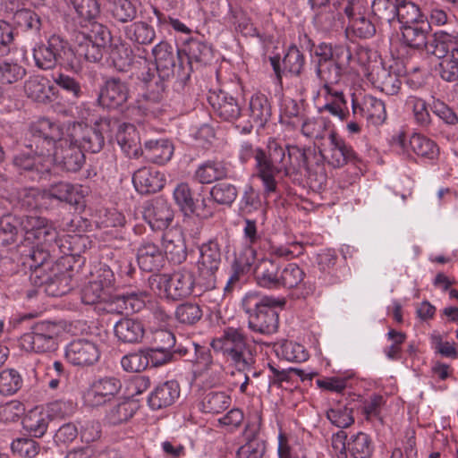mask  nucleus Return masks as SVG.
I'll list each match as a JSON object with an SVG mask.
<instances>
[{"instance_id":"nucleus-1","label":"nucleus","mask_w":458,"mask_h":458,"mask_svg":"<svg viewBox=\"0 0 458 458\" xmlns=\"http://www.w3.org/2000/svg\"><path fill=\"white\" fill-rule=\"evenodd\" d=\"M211 347L240 371L250 370L255 362L251 347L247 344L246 336L240 328L226 327L220 337L211 342Z\"/></svg>"},{"instance_id":"nucleus-2","label":"nucleus","mask_w":458,"mask_h":458,"mask_svg":"<svg viewBox=\"0 0 458 458\" xmlns=\"http://www.w3.org/2000/svg\"><path fill=\"white\" fill-rule=\"evenodd\" d=\"M36 66L42 70L55 68L57 64L79 72V62L69 42L59 35H52L46 43L36 46L33 49Z\"/></svg>"},{"instance_id":"nucleus-3","label":"nucleus","mask_w":458,"mask_h":458,"mask_svg":"<svg viewBox=\"0 0 458 458\" xmlns=\"http://www.w3.org/2000/svg\"><path fill=\"white\" fill-rule=\"evenodd\" d=\"M63 136L64 130L59 123L41 118L30 125L25 146L27 149L51 164L52 156Z\"/></svg>"},{"instance_id":"nucleus-4","label":"nucleus","mask_w":458,"mask_h":458,"mask_svg":"<svg viewBox=\"0 0 458 458\" xmlns=\"http://www.w3.org/2000/svg\"><path fill=\"white\" fill-rule=\"evenodd\" d=\"M267 149V153L258 150L255 156L259 176L263 182L266 194L276 191V174L284 172L285 176L291 175V168L285 159V150L275 140L269 141Z\"/></svg>"},{"instance_id":"nucleus-5","label":"nucleus","mask_w":458,"mask_h":458,"mask_svg":"<svg viewBox=\"0 0 458 458\" xmlns=\"http://www.w3.org/2000/svg\"><path fill=\"white\" fill-rule=\"evenodd\" d=\"M148 284L154 292L165 298L179 301L194 293L195 276L191 270L182 268L173 274H153L148 278Z\"/></svg>"},{"instance_id":"nucleus-6","label":"nucleus","mask_w":458,"mask_h":458,"mask_svg":"<svg viewBox=\"0 0 458 458\" xmlns=\"http://www.w3.org/2000/svg\"><path fill=\"white\" fill-rule=\"evenodd\" d=\"M64 330L62 322L39 321L30 327V332L21 336L20 344L24 350L30 352H54L58 347V340Z\"/></svg>"},{"instance_id":"nucleus-7","label":"nucleus","mask_w":458,"mask_h":458,"mask_svg":"<svg viewBox=\"0 0 458 458\" xmlns=\"http://www.w3.org/2000/svg\"><path fill=\"white\" fill-rule=\"evenodd\" d=\"M285 305L284 298L264 295L255 304L254 309L247 310L249 315V328L261 335H272L277 332L279 315L276 308Z\"/></svg>"},{"instance_id":"nucleus-8","label":"nucleus","mask_w":458,"mask_h":458,"mask_svg":"<svg viewBox=\"0 0 458 458\" xmlns=\"http://www.w3.org/2000/svg\"><path fill=\"white\" fill-rule=\"evenodd\" d=\"M177 81L181 85H185L193 70L192 63L200 65L209 64L213 59V50L207 43L197 38H191L187 42L184 51L177 50Z\"/></svg>"},{"instance_id":"nucleus-9","label":"nucleus","mask_w":458,"mask_h":458,"mask_svg":"<svg viewBox=\"0 0 458 458\" xmlns=\"http://www.w3.org/2000/svg\"><path fill=\"white\" fill-rule=\"evenodd\" d=\"M30 281L37 287H44L45 293L53 297L63 296L72 288L71 274L61 262L52 265L47 272L38 269L30 273Z\"/></svg>"},{"instance_id":"nucleus-10","label":"nucleus","mask_w":458,"mask_h":458,"mask_svg":"<svg viewBox=\"0 0 458 458\" xmlns=\"http://www.w3.org/2000/svg\"><path fill=\"white\" fill-rule=\"evenodd\" d=\"M142 71L138 74V79L143 83L145 91L142 94L146 106L143 107L148 109L149 104H158L164 99L165 90V82L169 79H162L156 66L150 64L146 58L138 61Z\"/></svg>"},{"instance_id":"nucleus-11","label":"nucleus","mask_w":458,"mask_h":458,"mask_svg":"<svg viewBox=\"0 0 458 458\" xmlns=\"http://www.w3.org/2000/svg\"><path fill=\"white\" fill-rule=\"evenodd\" d=\"M129 98V84L119 77H108L99 89L98 103L106 109L123 110Z\"/></svg>"},{"instance_id":"nucleus-12","label":"nucleus","mask_w":458,"mask_h":458,"mask_svg":"<svg viewBox=\"0 0 458 458\" xmlns=\"http://www.w3.org/2000/svg\"><path fill=\"white\" fill-rule=\"evenodd\" d=\"M322 158L334 168H340L348 162L356 160V154L351 146H348L337 133L331 131L328 137V145L319 148Z\"/></svg>"},{"instance_id":"nucleus-13","label":"nucleus","mask_w":458,"mask_h":458,"mask_svg":"<svg viewBox=\"0 0 458 458\" xmlns=\"http://www.w3.org/2000/svg\"><path fill=\"white\" fill-rule=\"evenodd\" d=\"M177 50L166 41H161L152 49L155 58V66L159 77L162 79H177Z\"/></svg>"},{"instance_id":"nucleus-14","label":"nucleus","mask_w":458,"mask_h":458,"mask_svg":"<svg viewBox=\"0 0 458 458\" xmlns=\"http://www.w3.org/2000/svg\"><path fill=\"white\" fill-rule=\"evenodd\" d=\"M148 294L144 291H132L123 294H117L106 302L107 312L120 315H129L140 312L145 308Z\"/></svg>"},{"instance_id":"nucleus-15","label":"nucleus","mask_w":458,"mask_h":458,"mask_svg":"<svg viewBox=\"0 0 458 458\" xmlns=\"http://www.w3.org/2000/svg\"><path fill=\"white\" fill-rule=\"evenodd\" d=\"M121 381L114 377H105L94 381L84 394L90 406H99L111 400L121 389Z\"/></svg>"},{"instance_id":"nucleus-16","label":"nucleus","mask_w":458,"mask_h":458,"mask_svg":"<svg viewBox=\"0 0 458 458\" xmlns=\"http://www.w3.org/2000/svg\"><path fill=\"white\" fill-rule=\"evenodd\" d=\"M85 156L82 149L74 144L62 140L52 156V162L66 172H78L83 165Z\"/></svg>"},{"instance_id":"nucleus-17","label":"nucleus","mask_w":458,"mask_h":458,"mask_svg":"<svg viewBox=\"0 0 458 458\" xmlns=\"http://www.w3.org/2000/svg\"><path fill=\"white\" fill-rule=\"evenodd\" d=\"M111 120H101L94 126H84L81 129L80 148L90 153H98L105 145V134L112 128Z\"/></svg>"},{"instance_id":"nucleus-18","label":"nucleus","mask_w":458,"mask_h":458,"mask_svg":"<svg viewBox=\"0 0 458 458\" xmlns=\"http://www.w3.org/2000/svg\"><path fill=\"white\" fill-rule=\"evenodd\" d=\"M65 358L74 366H90L99 359V351L94 343L79 339L66 346Z\"/></svg>"},{"instance_id":"nucleus-19","label":"nucleus","mask_w":458,"mask_h":458,"mask_svg":"<svg viewBox=\"0 0 458 458\" xmlns=\"http://www.w3.org/2000/svg\"><path fill=\"white\" fill-rule=\"evenodd\" d=\"M142 216L152 230H163L169 226L174 218V212L163 199L146 202Z\"/></svg>"},{"instance_id":"nucleus-20","label":"nucleus","mask_w":458,"mask_h":458,"mask_svg":"<svg viewBox=\"0 0 458 458\" xmlns=\"http://www.w3.org/2000/svg\"><path fill=\"white\" fill-rule=\"evenodd\" d=\"M44 195L47 199H55L58 202L70 206H78L82 203L85 197L82 186L72 184L69 182L59 181L51 183L45 190Z\"/></svg>"},{"instance_id":"nucleus-21","label":"nucleus","mask_w":458,"mask_h":458,"mask_svg":"<svg viewBox=\"0 0 458 458\" xmlns=\"http://www.w3.org/2000/svg\"><path fill=\"white\" fill-rule=\"evenodd\" d=\"M208 101L215 114L224 121L233 122L241 115L238 100L223 90L210 92Z\"/></svg>"},{"instance_id":"nucleus-22","label":"nucleus","mask_w":458,"mask_h":458,"mask_svg":"<svg viewBox=\"0 0 458 458\" xmlns=\"http://www.w3.org/2000/svg\"><path fill=\"white\" fill-rule=\"evenodd\" d=\"M270 64L277 81L281 82L284 73L296 76L301 75L304 67L305 58L296 46H291L282 60L283 68H281L279 55L270 57Z\"/></svg>"},{"instance_id":"nucleus-23","label":"nucleus","mask_w":458,"mask_h":458,"mask_svg":"<svg viewBox=\"0 0 458 458\" xmlns=\"http://www.w3.org/2000/svg\"><path fill=\"white\" fill-rule=\"evenodd\" d=\"M427 52L437 57H444L448 54L458 63V32H436L432 42L427 47Z\"/></svg>"},{"instance_id":"nucleus-24","label":"nucleus","mask_w":458,"mask_h":458,"mask_svg":"<svg viewBox=\"0 0 458 458\" xmlns=\"http://www.w3.org/2000/svg\"><path fill=\"white\" fill-rule=\"evenodd\" d=\"M132 182L136 190L140 193L150 194L162 190L165 183V179L159 171L142 167L133 174Z\"/></svg>"},{"instance_id":"nucleus-25","label":"nucleus","mask_w":458,"mask_h":458,"mask_svg":"<svg viewBox=\"0 0 458 458\" xmlns=\"http://www.w3.org/2000/svg\"><path fill=\"white\" fill-rule=\"evenodd\" d=\"M112 126L117 127L116 140L124 153L129 157H139L143 148L134 125L113 121Z\"/></svg>"},{"instance_id":"nucleus-26","label":"nucleus","mask_w":458,"mask_h":458,"mask_svg":"<svg viewBox=\"0 0 458 458\" xmlns=\"http://www.w3.org/2000/svg\"><path fill=\"white\" fill-rule=\"evenodd\" d=\"M114 335L123 344H139L145 335V327L141 320L123 318L114 327Z\"/></svg>"},{"instance_id":"nucleus-27","label":"nucleus","mask_w":458,"mask_h":458,"mask_svg":"<svg viewBox=\"0 0 458 458\" xmlns=\"http://www.w3.org/2000/svg\"><path fill=\"white\" fill-rule=\"evenodd\" d=\"M352 112L355 116L365 117L374 125L382 123L386 118L384 102L371 96L366 97L362 105L352 100Z\"/></svg>"},{"instance_id":"nucleus-28","label":"nucleus","mask_w":458,"mask_h":458,"mask_svg":"<svg viewBox=\"0 0 458 458\" xmlns=\"http://www.w3.org/2000/svg\"><path fill=\"white\" fill-rule=\"evenodd\" d=\"M180 395L179 384L174 380L166 381L156 386L148 396V405L160 410L172 405Z\"/></svg>"},{"instance_id":"nucleus-29","label":"nucleus","mask_w":458,"mask_h":458,"mask_svg":"<svg viewBox=\"0 0 458 458\" xmlns=\"http://www.w3.org/2000/svg\"><path fill=\"white\" fill-rule=\"evenodd\" d=\"M280 264L276 259L263 258L258 261L254 269L257 284L264 288H278Z\"/></svg>"},{"instance_id":"nucleus-30","label":"nucleus","mask_w":458,"mask_h":458,"mask_svg":"<svg viewBox=\"0 0 458 458\" xmlns=\"http://www.w3.org/2000/svg\"><path fill=\"white\" fill-rule=\"evenodd\" d=\"M137 260L141 270L154 272L159 270L165 262L159 247L151 242H143L137 250Z\"/></svg>"},{"instance_id":"nucleus-31","label":"nucleus","mask_w":458,"mask_h":458,"mask_svg":"<svg viewBox=\"0 0 458 458\" xmlns=\"http://www.w3.org/2000/svg\"><path fill=\"white\" fill-rule=\"evenodd\" d=\"M259 424V421L257 425L246 427L244 436L247 442L238 449L237 458H264L266 444L258 437Z\"/></svg>"},{"instance_id":"nucleus-32","label":"nucleus","mask_w":458,"mask_h":458,"mask_svg":"<svg viewBox=\"0 0 458 458\" xmlns=\"http://www.w3.org/2000/svg\"><path fill=\"white\" fill-rule=\"evenodd\" d=\"M431 30L428 21H420L419 22L402 26V36L403 43L412 48H421L429 46L432 42L427 41V37Z\"/></svg>"},{"instance_id":"nucleus-33","label":"nucleus","mask_w":458,"mask_h":458,"mask_svg":"<svg viewBox=\"0 0 458 458\" xmlns=\"http://www.w3.org/2000/svg\"><path fill=\"white\" fill-rule=\"evenodd\" d=\"M173 154V144L167 140L160 139L146 141L140 156L151 163L164 165L171 159Z\"/></svg>"},{"instance_id":"nucleus-34","label":"nucleus","mask_w":458,"mask_h":458,"mask_svg":"<svg viewBox=\"0 0 458 458\" xmlns=\"http://www.w3.org/2000/svg\"><path fill=\"white\" fill-rule=\"evenodd\" d=\"M229 165L221 160H208L200 165L195 172V178L200 183H212L227 178Z\"/></svg>"},{"instance_id":"nucleus-35","label":"nucleus","mask_w":458,"mask_h":458,"mask_svg":"<svg viewBox=\"0 0 458 458\" xmlns=\"http://www.w3.org/2000/svg\"><path fill=\"white\" fill-rule=\"evenodd\" d=\"M55 88L49 81L44 77L34 76L28 79L24 83V92L29 98L38 103H48L51 101Z\"/></svg>"},{"instance_id":"nucleus-36","label":"nucleus","mask_w":458,"mask_h":458,"mask_svg":"<svg viewBox=\"0 0 458 458\" xmlns=\"http://www.w3.org/2000/svg\"><path fill=\"white\" fill-rule=\"evenodd\" d=\"M12 23L16 30L30 34H38L42 27L39 15L27 8L16 10L12 16Z\"/></svg>"},{"instance_id":"nucleus-37","label":"nucleus","mask_w":458,"mask_h":458,"mask_svg":"<svg viewBox=\"0 0 458 458\" xmlns=\"http://www.w3.org/2000/svg\"><path fill=\"white\" fill-rule=\"evenodd\" d=\"M13 164L20 173H42L48 169V161L27 149L17 154L13 158Z\"/></svg>"},{"instance_id":"nucleus-38","label":"nucleus","mask_w":458,"mask_h":458,"mask_svg":"<svg viewBox=\"0 0 458 458\" xmlns=\"http://www.w3.org/2000/svg\"><path fill=\"white\" fill-rule=\"evenodd\" d=\"M374 85L387 95L398 92L401 81L395 72L388 71L383 66L374 69L370 73Z\"/></svg>"},{"instance_id":"nucleus-39","label":"nucleus","mask_w":458,"mask_h":458,"mask_svg":"<svg viewBox=\"0 0 458 458\" xmlns=\"http://www.w3.org/2000/svg\"><path fill=\"white\" fill-rule=\"evenodd\" d=\"M163 240L165 253L171 262L181 264L186 259V245L181 233H165Z\"/></svg>"},{"instance_id":"nucleus-40","label":"nucleus","mask_w":458,"mask_h":458,"mask_svg":"<svg viewBox=\"0 0 458 458\" xmlns=\"http://www.w3.org/2000/svg\"><path fill=\"white\" fill-rule=\"evenodd\" d=\"M50 419L48 414L38 409L30 411L22 420L23 428L35 437H41L47 430Z\"/></svg>"},{"instance_id":"nucleus-41","label":"nucleus","mask_w":458,"mask_h":458,"mask_svg":"<svg viewBox=\"0 0 458 458\" xmlns=\"http://www.w3.org/2000/svg\"><path fill=\"white\" fill-rule=\"evenodd\" d=\"M21 226V216L6 213L0 216V237L4 246L17 242Z\"/></svg>"},{"instance_id":"nucleus-42","label":"nucleus","mask_w":458,"mask_h":458,"mask_svg":"<svg viewBox=\"0 0 458 458\" xmlns=\"http://www.w3.org/2000/svg\"><path fill=\"white\" fill-rule=\"evenodd\" d=\"M250 117L256 126L262 128L271 116V106L267 98L263 94L251 97L249 104Z\"/></svg>"},{"instance_id":"nucleus-43","label":"nucleus","mask_w":458,"mask_h":458,"mask_svg":"<svg viewBox=\"0 0 458 458\" xmlns=\"http://www.w3.org/2000/svg\"><path fill=\"white\" fill-rule=\"evenodd\" d=\"M89 240L84 235L63 234L59 236L56 243V250L66 256H80L85 251Z\"/></svg>"},{"instance_id":"nucleus-44","label":"nucleus","mask_w":458,"mask_h":458,"mask_svg":"<svg viewBox=\"0 0 458 458\" xmlns=\"http://www.w3.org/2000/svg\"><path fill=\"white\" fill-rule=\"evenodd\" d=\"M347 450L352 458H370L373 453L371 439L363 432L354 434L348 439Z\"/></svg>"},{"instance_id":"nucleus-45","label":"nucleus","mask_w":458,"mask_h":458,"mask_svg":"<svg viewBox=\"0 0 458 458\" xmlns=\"http://www.w3.org/2000/svg\"><path fill=\"white\" fill-rule=\"evenodd\" d=\"M124 33L127 39L140 45L150 44L156 37L154 29L144 21L131 23L125 28Z\"/></svg>"},{"instance_id":"nucleus-46","label":"nucleus","mask_w":458,"mask_h":458,"mask_svg":"<svg viewBox=\"0 0 458 458\" xmlns=\"http://www.w3.org/2000/svg\"><path fill=\"white\" fill-rule=\"evenodd\" d=\"M200 263L211 276L218 269L221 263V251L216 241H209L201 245Z\"/></svg>"},{"instance_id":"nucleus-47","label":"nucleus","mask_w":458,"mask_h":458,"mask_svg":"<svg viewBox=\"0 0 458 458\" xmlns=\"http://www.w3.org/2000/svg\"><path fill=\"white\" fill-rule=\"evenodd\" d=\"M71 5L77 16L83 21H92L100 15L99 0H64Z\"/></svg>"},{"instance_id":"nucleus-48","label":"nucleus","mask_w":458,"mask_h":458,"mask_svg":"<svg viewBox=\"0 0 458 458\" xmlns=\"http://www.w3.org/2000/svg\"><path fill=\"white\" fill-rule=\"evenodd\" d=\"M409 146L416 155L425 158L434 159L438 155V148L436 143L419 133L412 134L409 140Z\"/></svg>"},{"instance_id":"nucleus-49","label":"nucleus","mask_w":458,"mask_h":458,"mask_svg":"<svg viewBox=\"0 0 458 458\" xmlns=\"http://www.w3.org/2000/svg\"><path fill=\"white\" fill-rule=\"evenodd\" d=\"M111 14L118 22H131L137 17V7L130 0H112Z\"/></svg>"},{"instance_id":"nucleus-50","label":"nucleus","mask_w":458,"mask_h":458,"mask_svg":"<svg viewBox=\"0 0 458 458\" xmlns=\"http://www.w3.org/2000/svg\"><path fill=\"white\" fill-rule=\"evenodd\" d=\"M50 251H52L50 248L44 249L39 245L32 249L28 260L31 273L38 269L47 272L51 269L52 265H55L56 262H54L50 257Z\"/></svg>"},{"instance_id":"nucleus-51","label":"nucleus","mask_w":458,"mask_h":458,"mask_svg":"<svg viewBox=\"0 0 458 458\" xmlns=\"http://www.w3.org/2000/svg\"><path fill=\"white\" fill-rule=\"evenodd\" d=\"M230 403V395L225 392L212 391L205 395L202 401V407L205 412L220 413L229 408Z\"/></svg>"},{"instance_id":"nucleus-52","label":"nucleus","mask_w":458,"mask_h":458,"mask_svg":"<svg viewBox=\"0 0 458 458\" xmlns=\"http://www.w3.org/2000/svg\"><path fill=\"white\" fill-rule=\"evenodd\" d=\"M344 68L330 61L318 64L317 72L321 81L325 82V88L331 93L330 84L337 83L344 72Z\"/></svg>"},{"instance_id":"nucleus-53","label":"nucleus","mask_w":458,"mask_h":458,"mask_svg":"<svg viewBox=\"0 0 458 458\" xmlns=\"http://www.w3.org/2000/svg\"><path fill=\"white\" fill-rule=\"evenodd\" d=\"M43 224L44 225L38 229L35 242L32 243L50 248L52 252H55L60 234L51 220L46 218Z\"/></svg>"},{"instance_id":"nucleus-54","label":"nucleus","mask_w":458,"mask_h":458,"mask_svg":"<svg viewBox=\"0 0 458 458\" xmlns=\"http://www.w3.org/2000/svg\"><path fill=\"white\" fill-rule=\"evenodd\" d=\"M174 199L181 210L185 214H194L197 212V205L188 183L181 182L175 187Z\"/></svg>"},{"instance_id":"nucleus-55","label":"nucleus","mask_w":458,"mask_h":458,"mask_svg":"<svg viewBox=\"0 0 458 458\" xmlns=\"http://www.w3.org/2000/svg\"><path fill=\"white\" fill-rule=\"evenodd\" d=\"M210 195L216 203L231 206L238 196V191L235 185L222 182L212 187Z\"/></svg>"},{"instance_id":"nucleus-56","label":"nucleus","mask_w":458,"mask_h":458,"mask_svg":"<svg viewBox=\"0 0 458 458\" xmlns=\"http://www.w3.org/2000/svg\"><path fill=\"white\" fill-rule=\"evenodd\" d=\"M304 276V271L297 264L289 263L283 268L279 275L278 287H296L303 281Z\"/></svg>"},{"instance_id":"nucleus-57","label":"nucleus","mask_w":458,"mask_h":458,"mask_svg":"<svg viewBox=\"0 0 458 458\" xmlns=\"http://www.w3.org/2000/svg\"><path fill=\"white\" fill-rule=\"evenodd\" d=\"M12 452L21 457L34 458L39 454V444L30 437H18L11 444Z\"/></svg>"},{"instance_id":"nucleus-58","label":"nucleus","mask_w":458,"mask_h":458,"mask_svg":"<svg viewBox=\"0 0 458 458\" xmlns=\"http://www.w3.org/2000/svg\"><path fill=\"white\" fill-rule=\"evenodd\" d=\"M21 377L15 369H4L0 372V393L2 394H13L21 389Z\"/></svg>"},{"instance_id":"nucleus-59","label":"nucleus","mask_w":458,"mask_h":458,"mask_svg":"<svg viewBox=\"0 0 458 458\" xmlns=\"http://www.w3.org/2000/svg\"><path fill=\"white\" fill-rule=\"evenodd\" d=\"M398 21L403 25L413 24L420 21H428L421 13L420 7L412 3L405 1L398 6Z\"/></svg>"},{"instance_id":"nucleus-60","label":"nucleus","mask_w":458,"mask_h":458,"mask_svg":"<svg viewBox=\"0 0 458 458\" xmlns=\"http://www.w3.org/2000/svg\"><path fill=\"white\" fill-rule=\"evenodd\" d=\"M46 217L36 215H22L21 233L23 234L24 241L30 243L35 242L36 235L41 226L44 225Z\"/></svg>"},{"instance_id":"nucleus-61","label":"nucleus","mask_w":458,"mask_h":458,"mask_svg":"<svg viewBox=\"0 0 458 458\" xmlns=\"http://www.w3.org/2000/svg\"><path fill=\"white\" fill-rule=\"evenodd\" d=\"M135 412V405L129 400H124L114 405L107 413V419L113 425L127 421Z\"/></svg>"},{"instance_id":"nucleus-62","label":"nucleus","mask_w":458,"mask_h":458,"mask_svg":"<svg viewBox=\"0 0 458 458\" xmlns=\"http://www.w3.org/2000/svg\"><path fill=\"white\" fill-rule=\"evenodd\" d=\"M202 317V310L197 303L185 302L180 304L175 310L176 319L186 325H193Z\"/></svg>"},{"instance_id":"nucleus-63","label":"nucleus","mask_w":458,"mask_h":458,"mask_svg":"<svg viewBox=\"0 0 458 458\" xmlns=\"http://www.w3.org/2000/svg\"><path fill=\"white\" fill-rule=\"evenodd\" d=\"M397 4L392 0H374L372 12L380 21L390 23L398 14Z\"/></svg>"},{"instance_id":"nucleus-64","label":"nucleus","mask_w":458,"mask_h":458,"mask_svg":"<svg viewBox=\"0 0 458 458\" xmlns=\"http://www.w3.org/2000/svg\"><path fill=\"white\" fill-rule=\"evenodd\" d=\"M121 365L128 372H140L146 369L148 366V360L146 358L144 349L123 356Z\"/></svg>"}]
</instances>
